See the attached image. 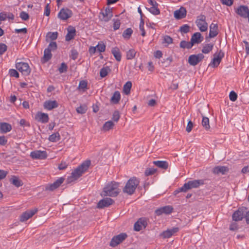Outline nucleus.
Segmentation results:
<instances>
[{
    "mask_svg": "<svg viewBox=\"0 0 249 249\" xmlns=\"http://www.w3.org/2000/svg\"><path fill=\"white\" fill-rule=\"evenodd\" d=\"M91 164L90 160H86L75 168L67 178V183H71L77 180L89 168Z\"/></svg>",
    "mask_w": 249,
    "mask_h": 249,
    "instance_id": "f257e3e1",
    "label": "nucleus"
},
{
    "mask_svg": "<svg viewBox=\"0 0 249 249\" xmlns=\"http://www.w3.org/2000/svg\"><path fill=\"white\" fill-rule=\"evenodd\" d=\"M119 185V183L115 181H111L104 188L102 195L105 196H109L110 197L117 196L120 192Z\"/></svg>",
    "mask_w": 249,
    "mask_h": 249,
    "instance_id": "f03ea898",
    "label": "nucleus"
},
{
    "mask_svg": "<svg viewBox=\"0 0 249 249\" xmlns=\"http://www.w3.org/2000/svg\"><path fill=\"white\" fill-rule=\"evenodd\" d=\"M140 183L139 180L136 177L130 178L126 182L124 187L123 188V192L129 195L134 194L137 187Z\"/></svg>",
    "mask_w": 249,
    "mask_h": 249,
    "instance_id": "7ed1b4c3",
    "label": "nucleus"
},
{
    "mask_svg": "<svg viewBox=\"0 0 249 249\" xmlns=\"http://www.w3.org/2000/svg\"><path fill=\"white\" fill-rule=\"evenodd\" d=\"M204 184V180L203 179H198L189 181L184 184L181 187V190L184 191H187L188 190L192 188H196L199 187L201 185Z\"/></svg>",
    "mask_w": 249,
    "mask_h": 249,
    "instance_id": "20e7f679",
    "label": "nucleus"
},
{
    "mask_svg": "<svg viewBox=\"0 0 249 249\" xmlns=\"http://www.w3.org/2000/svg\"><path fill=\"white\" fill-rule=\"evenodd\" d=\"M16 68L18 71L21 72L23 75L25 76L29 75L31 71V69L29 64L26 62H16Z\"/></svg>",
    "mask_w": 249,
    "mask_h": 249,
    "instance_id": "39448f33",
    "label": "nucleus"
},
{
    "mask_svg": "<svg viewBox=\"0 0 249 249\" xmlns=\"http://www.w3.org/2000/svg\"><path fill=\"white\" fill-rule=\"evenodd\" d=\"M196 25L201 32H205L208 30V24L206 21V17L204 15H200L197 17Z\"/></svg>",
    "mask_w": 249,
    "mask_h": 249,
    "instance_id": "423d86ee",
    "label": "nucleus"
},
{
    "mask_svg": "<svg viewBox=\"0 0 249 249\" xmlns=\"http://www.w3.org/2000/svg\"><path fill=\"white\" fill-rule=\"evenodd\" d=\"M127 237V235L125 233H121L117 235L114 236L111 239L109 245L111 247H115L123 242Z\"/></svg>",
    "mask_w": 249,
    "mask_h": 249,
    "instance_id": "0eeeda50",
    "label": "nucleus"
},
{
    "mask_svg": "<svg viewBox=\"0 0 249 249\" xmlns=\"http://www.w3.org/2000/svg\"><path fill=\"white\" fill-rule=\"evenodd\" d=\"M204 57V56L202 53L191 55L188 58V63L191 66H196L202 60Z\"/></svg>",
    "mask_w": 249,
    "mask_h": 249,
    "instance_id": "6e6552de",
    "label": "nucleus"
},
{
    "mask_svg": "<svg viewBox=\"0 0 249 249\" xmlns=\"http://www.w3.org/2000/svg\"><path fill=\"white\" fill-rule=\"evenodd\" d=\"M72 12L68 8H62L59 12L57 17L62 20H66L72 16Z\"/></svg>",
    "mask_w": 249,
    "mask_h": 249,
    "instance_id": "1a4fd4ad",
    "label": "nucleus"
},
{
    "mask_svg": "<svg viewBox=\"0 0 249 249\" xmlns=\"http://www.w3.org/2000/svg\"><path fill=\"white\" fill-rule=\"evenodd\" d=\"M112 16V9L107 7L104 11L100 12L99 17L101 20L107 22L111 18Z\"/></svg>",
    "mask_w": 249,
    "mask_h": 249,
    "instance_id": "9d476101",
    "label": "nucleus"
},
{
    "mask_svg": "<svg viewBox=\"0 0 249 249\" xmlns=\"http://www.w3.org/2000/svg\"><path fill=\"white\" fill-rule=\"evenodd\" d=\"M236 13L240 17L247 18L249 16V9L247 6L240 5L235 9Z\"/></svg>",
    "mask_w": 249,
    "mask_h": 249,
    "instance_id": "9b49d317",
    "label": "nucleus"
},
{
    "mask_svg": "<svg viewBox=\"0 0 249 249\" xmlns=\"http://www.w3.org/2000/svg\"><path fill=\"white\" fill-rule=\"evenodd\" d=\"M46 151L35 150L31 152L30 156L33 159L45 160L47 157Z\"/></svg>",
    "mask_w": 249,
    "mask_h": 249,
    "instance_id": "f8f14e48",
    "label": "nucleus"
},
{
    "mask_svg": "<svg viewBox=\"0 0 249 249\" xmlns=\"http://www.w3.org/2000/svg\"><path fill=\"white\" fill-rule=\"evenodd\" d=\"M65 179L63 177L58 178L53 183L47 185L45 187L47 191H53L58 188L64 182Z\"/></svg>",
    "mask_w": 249,
    "mask_h": 249,
    "instance_id": "ddd939ff",
    "label": "nucleus"
},
{
    "mask_svg": "<svg viewBox=\"0 0 249 249\" xmlns=\"http://www.w3.org/2000/svg\"><path fill=\"white\" fill-rule=\"evenodd\" d=\"M147 225V219L145 217L140 218L134 224V229L135 231H140L142 228H145Z\"/></svg>",
    "mask_w": 249,
    "mask_h": 249,
    "instance_id": "4468645a",
    "label": "nucleus"
},
{
    "mask_svg": "<svg viewBox=\"0 0 249 249\" xmlns=\"http://www.w3.org/2000/svg\"><path fill=\"white\" fill-rule=\"evenodd\" d=\"M37 212V209L27 210L24 212L20 216V221L25 222L32 217Z\"/></svg>",
    "mask_w": 249,
    "mask_h": 249,
    "instance_id": "2eb2a0df",
    "label": "nucleus"
},
{
    "mask_svg": "<svg viewBox=\"0 0 249 249\" xmlns=\"http://www.w3.org/2000/svg\"><path fill=\"white\" fill-rule=\"evenodd\" d=\"M224 56V53L220 50L218 54L215 53L213 55V58L212 61V65L213 67H217L220 63L222 59Z\"/></svg>",
    "mask_w": 249,
    "mask_h": 249,
    "instance_id": "dca6fc26",
    "label": "nucleus"
},
{
    "mask_svg": "<svg viewBox=\"0 0 249 249\" xmlns=\"http://www.w3.org/2000/svg\"><path fill=\"white\" fill-rule=\"evenodd\" d=\"M173 208L172 206L168 205L160 207L155 211V213L157 215H160L163 213L169 214L172 213Z\"/></svg>",
    "mask_w": 249,
    "mask_h": 249,
    "instance_id": "f3484780",
    "label": "nucleus"
},
{
    "mask_svg": "<svg viewBox=\"0 0 249 249\" xmlns=\"http://www.w3.org/2000/svg\"><path fill=\"white\" fill-rule=\"evenodd\" d=\"M114 202V200L109 197H106L100 200L97 204V207L102 209L109 207Z\"/></svg>",
    "mask_w": 249,
    "mask_h": 249,
    "instance_id": "a211bd4d",
    "label": "nucleus"
},
{
    "mask_svg": "<svg viewBox=\"0 0 249 249\" xmlns=\"http://www.w3.org/2000/svg\"><path fill=\"white\" fill-rule=\"evenodd\" d=\"M35 120L38 122L45 124L48 122L49 118L48 114L42 112H38L35 116Z\"/></svg>",
    "mask_w": 249,
    "mask_h": 249,
    "instance_id": "6ab92c4d",
    "label": "nucleus"
},
{
    "mask_svg": "<svg viewBox=\"0 0 249 249\" xmlns=\"http://www.w3.org/2000/svg\"><path fill=\"white\" fill-rule=\"evenodd\" d=\"M58 107V103L55 100H47L43 104V107L48 110H51Z\"/></svg>",
    "mask_w": 249,
    "mask_h": 249,
    "instance_id": "aec40b11",
    "label": "nucleus"
},
{
    "mask_svg": "<svg viewBox=\"0 0 249 249\" xmlns=\"http://www.w3.org/2000/svg\"><path fill=\"white\" fill-rule=\"evenodd\" d=\"M68 33L65 36V40L70 41L73 39L76 36V29L74 27L70 26L67 28Z\"/></svg>",
    "mask_w": 249,
    "mask_h": 249,
    "instance_id": "412c9836",
    "label": "nucleus"
},
{
    "mask_svg": "<svg viewBox=\"0 0 249 249\" xmlns=\"http://www.w3.org/2000/svg\"><path fill=\"white\" fill-rule=\"evenodd\" d=\"M203 40V37L199 32H196L194 33L191 38V42L194 46L195 44L200 43Z\"/></svg>",
    "mask_w": 249,
    "mask_h": 249,
    "instance_id": "4be33fe9",
    "label": "nucleus"
},
{
    "mask_svg": "<svg viewBox=\"0 0 249 249\" xmlns=\"http://www.w3.org/2000/svg\"><path fill=\"white\" fill-rule=\"evenodd\" d=\"M186 14L187 11L185 8L182 6L174 12V17L177 19H180L185 18Z\"/></svg>",
    "mask_w": 249,
    "mask_h": 249,
    "instance_id": "5701e85b",
    "label": "nucleus"
},
{
    "mask_svg": "<svg viewBox=\"0 0 249 249\" xmlns=\"http://www.w3.org/2000/svg\"><path fill=\"white\" fill-rule=\"evenodd\" d=\"M229 170V168L227 166H217L213 169L212 172L214 174H221L224 175L228 172Z\"/></svg>",
    "mask_w": 249,
    "mask_h": 249,
    "instance_id": "b1692460",
    "label": "nucleus"
},
{
    "mask_svg": "<svg viewBox=\"0 0 249 249\" xmlns=\"http://www.w3.org/2000/svg\"><path fill=\"white\" fill-rule=\"evenodd\" d=\"M218 34V25L217 23H212L210 26V32L209 36L210 38H213Z\"/></svg>",
    "mask_w": 249,
    "mask_h": 249,
    "instance_id": "393cba45",
    "label": "nucleus"
},
{
    "mask_svg": "<svg viewBox=\"0 0 249 249\" xmlns=\"http://www.w3.org/2000/svg\"><path fill=\"white\" fill-rule=\"evenodd\" d=\"M245 216L243 210L238 209L233 213L232 215V220L234 221H241Z\"/></svg>",
    "mask_w": 249,
    "mask_h": 249,
    "instance_id": "a878e982",
    "label": "nucleus"
},
{
    "mask_svg": "<svg viewBox=\"0 0 249 249\" xmlns=\"http://www.w3.org/2000/svg\"><path fill=\"white\" fill-rule=\"evenodd\" d=\"M12 130V126L7 123H0V130L1 133H6Z\"/></svg>",
    "mask_w": 249,
    "mask_h": 249,
    "instance_id": "bb28decb",
    "label": "nucleus"
},
{
    "mask_svg": "<svg viewBox=\"0 0 249 249\" xmlns=\"http://www.w3.org/2000/svg\"><path fill=\"white\" fill-rule=\"evenodd\" d=\"M111 53L117 61L120 62L121 60L122 54L120 49L118 47L112 48Z\"/></svg>",
    "mask_w": 249,
    "mask_h": 249,
    "instance_id": "cd10ccee",
    "label": "nucleus"
},
{
    "mask_svg": "<svg viewBox=\"0 0 249 249\" xmlns=\"http://www.w3.org/2000/svg\"><path fill=\"white\" fill-rule=\"evenodd\" d=\"M52 57L51 52L46 48L44 50L43 56L41 58L42 63H46L50 60Z\"/></svg>",
    "mask_w": 249,
    "mask_h": 249,
    "instance_id": "c85d7f7f",
    "label": "nucleus"
},
{
    "mask_svg": "<svg viewBox=\"0 0 249 249\" xmlns=\"http://www.w3.org/2000/svg\"><path fill=\"white\" fill-rule=\"evenodd\" d=\"M153 164L162 169H167L168 167V163L166 161L157 160L154 161Z\"/></svg>",
    "mask_w": 249,
    "mask_h": 249,
    "instance_id": "c756f323",
    "label": "nucleus"
},
{
    "mask_svg": "<svg viewBox=\"0 0 249 249\" xmlns=\"http://www.w3.org/2000/svg\"><path fill=\"white\" fill-rule=\"evenodd\" d=\"M120 99V93L119 91H115L110 99V102L113 104H117L119 102Z\"/></svg>",
    "mask_w": 249,
    "mask_h": 249,
    "instance_id": "7c9ffc66",
    "label": "nucleus"
},
{
    "mask_svg": "<svg viewBox=\"0 0 249 249\" xmlns=\"http://www.w3.org/2000/svg\"><path fill=\"white\" fill-rule=\"evenodd\" d=\"M10 182L17 187H19L23 185L22 181L16 176H13L10 179Z\"/></svg>",
    "mask_w": 249,
    "mask_h": 249,
    "instance_id": "2f4dec72",
    "label": "nucleus"
},
{
    "mask_svg": "<svg viewBox=\"0 0 249 249\" xmlns=\"http://www.w3.org/2000/svg\"><path fill=\"white\" fill-rule=\"evenodd\" d=\"M48 140L51 142H56L60 140V135L58 132L53 133L50 135Z\"/></svg>",
    "mask_w": 249,
    "mask_h": 249,
    "instance_id": "473e14b6",
    "label": "nucleus"
},
{
    "mask_svg": "<svg viewBox=\"0 0 249 249\" xmlns=\"http://www.w3.org/2000/svg\"><path fill=\"white\" fill-rule=\"evenodd\" d=\"M137 53V51L134 49H130L126 53V57L128 60L134 59Z\"/></svg>",
    "mask_w": 249,
    "mask_h": 249,
    "instance_id": "72a5a7b5",
    "label": "nucleus"
},
{
    "mask_svg": "<svg viewBox=\"0 0 249 249\" xmlns=\"http://www.w3.org/2000/svg\"><path fill=\"white\" fill-rule=\"evenodd\" d=\"M213 43H208L206 44L203 47L202 49V52L203 53L207 54L209 53L213 49Z\"/></svg>",
    "mask_w": 249,
    "mask_h": 249,
    "instance_id": "f704fd0d",
    "label": "nucleus"
},
{
    "mask_svg": "<svg viewBox=\"0 0 249 249\" xmlns=\"http://www.w3.org/2000/svg\"><path fill=\"white\" fill-rule=\"evenodd\" d=\"M179 46L180 48L182 49H190L192 48L193 46V44L191 43V41L188 42L185 40H182L180 41L179 44Z\"/></svg>",
    "mask_w": 249,
    "mask_h": 249,
    "instance_id": "c9c22d12",
    "label": "nucleus"
},
{
    "mask_svg": "<svg viewBox=\"0 0 249 249\" xmlns=\"http://www.w3.org/2000/svg\"><path fill=\"white\" fill-rule=\"evenodd\" d=\"M114 124L111 121L106 122L103 126V130L107 131L111 129L114 126Z\"/></svg>",
    "mask_w": 249,
    "mask_h": 249,
    "instance_id": "e433bc0d",
    "label": "nucleus"
},
{
    "mask_svg": "<svg viewBox=\"0 0 249 249\" xmlns=\"http://www.w3.org/2000/svg\"><path fill=\"white\" fill-rule=\"evenodd\" d=\"M133 32V31L131 28H127L124 31L122 35L124 39H128L130 38Z\"/></svg>",
    "mask_w": 249,
    "mask_h": 249,
    "instance_id": "4c0bfd02",
    "label": "nucleus"
},
{
    "mask_svg": "<svg viewBox=\"0 0 249 249\" xmlns=\"http://www.w3.org/2000/svg\"><path fill=\"white\" fill-rule=\"evenodd\" d=\"M58 34L57 32L48 33L46 35V41H48V39L52 41L56 39L58 37Z\"/></svg>",
    "mask_w": 249,
    "mask_h": 249,
    "instance_id": "58836bf2",
    "label": "nucleus"
},
{
    "mask_svg": "<svg viewBox=\"0 0 249 249\" xmlns=\"http://www.w3.org/2000/svg\"><path fill=\"white\" fill-rule=\"evenodd\" d=\"M201 124L203 127H204L206 130H209L210 128L209 119L208 117H203Z\"/></svg>",
    "mask_w": 249,
    "mask_h": 249,
    "instance_id": "ea45409f",
    "label": "nucleus"
},
{
    "mask_svg": "<svg viewBox=\"0 0 249 249\" xmlns=\"http://www.w3.org/2000/svg\"><path fill=\"white\" fill-rule=\"evenodd\" d=\"M131 87L132 83L130 81L127 82L124 85L123 87V90L125 94L127 95L129 94Z\"/></svg>",
    "mask_w": 249,
    "mask_h": 249,
    "instance_id": "a19ab883",
    "label": "nucleus"
},
{
    "mask_svg": "<svg viewBox=\"0 0 249 249\" xmlns=\"http://www.w3.org/2000/svg\"><path fill=\"white\" fill-rule=\"evenodd\" d=\"M147 9L152 14L154 15H158L160 14V10L158 8V6H152Z\"/></svg>",
    "mask_w": 249,
    "mask_h": 249,
    "instance_id": "79ce46f5",
    "label": "nucleus"
},
{
    "mask_svg": "<svg viewBox=\"0 0 249 249\" xmlns=\"http://www.w3.org/2000/svg\"><path fill=\"white\" fill-rule=\"evenodd\" d=\"M96 47L97 51L100 53L104 52L106 50V45L102 42H99Z\"/></svg>",
    "mask_w": 249,
    "mask_h": 249,
    "instance_id": "37998d69",
    "label": "nucleus"
},
{
    "mask_svg": "<svg viewBox=\"0 0 249 249\" xmlns=\"http://www.w3.org/2000/svg\"><path fill=\"white\" fill-rule=\"evenodd\" d=\"M57 48V44L55 42L51 41L49 44L47 49H49L50 51H54L56 50Z\"/></svg>",
    "mask_w": 249,
    "mask_h": 249,
    "instance_id": "c03bdc74",
    "label": "nucleus"
},
{
    "mask_svg": "<svg viewBox=\"0 0 249 249\" xmlns=\"http://www.w3.org/2000/svg\"><path fill=\"white\" fill-rule=\"evenodd\" d=\"M120 118V114L119 111L115 110L112 114V120L115 122H118Z\"/></svg>",
    "mask_w": 249,
    "mask_h": 249,
    "instance_id": "a18cd8bd",
    "label": "nucleus"
},
{
    "mask_svg": "<svg viewBox=\"0 0 249 249\" xmlns=\"http://www.w3.org/2000/svg\"><path fill=\"white\" fill-rule=\"evenodd\" d=\"M179 31L181 33H187L190 31V26L188 24H184L180 27Z\"/></svg>",
    "mask_w": 249,
    "mask_h": 249,
    "instance_id": "49530a36",
    "label": "nucleus"
},
{
    "mask_svg": "<svg viewBox=\"0 0 249 249\" xmlns=\"http://www.w3.org/2000/svg\"><path fill=\"white\" fill-rule=\"evenodd\" d=\"M87 110V107L85 105H81L76 108V111L77 113L81 114L85 113Z\"/></svg>",
    "mask_w": 249,
    "mask_h": 249,
    "instance_id": "de8ad7c7",
    "label": "nucleus"
},
{
    "mask_svg": "<svg viewBox=\"0 0 249 249\" xmlns=\"http://www.w3.org/2000/svg\"><path fill=\"white\" fill-rule=\"evenodd\" d=\"M109 69L108 67H103L100 70V75L102 78L106 77L108 74Z\"/></svg>",
    "mask_w": 249,
    "mask_h": 249,
    "instance_id": "09e8293b",
    "label": "nucleus"
},
{
    "mask_svg": "<svg viewBox=\"0 0 249 249\" xmlns=\"http://www.w3.org/2000/svg\"><path fill=\"white\" fill-rule=\"evenodd\" d=\"M139 29L141 31V35L143 36H145V32L144 29V21L142 18L141 19L140 23L139 24Z\"/></svg>",
    "mask_w": 249,
    "mask_h": 249,
    "instance_id": "8fccbe9b",
    "label": "nucleus"
},
{
    "mask_svg": "<svg viewBox=\"0 0 249 249\" xmlns=\"http://www.w3.org/2000/svg\"><path fill=\"white\" fill-rule=\"evenodd\" d=\"M157 172L156 169L153 168H149L147 169L144 172V174L146 176H149L150 175H154Z\"/></svg>",
    "mask_w": 249,
    "mask_h": 249,
    "instance_id": "3c124183",
    "label": "nucleus"
},
{
    "mask_svg": "<svg viewBox=\"0 0 249 249\" xmlns=\"http://www.w3.org/2000/svg\"><path fill=\"white\" fill-rule=\"evenodd\" d=\"M172 236L171 232L170 231L169 229L163 231L161 233V236L163 238H169Z\"/></svg>",
    "mask_w": 249,
    "mask_h": 249,
    "instance_id": "603ef678",
    "label": "nucleus"
},
{
    "mask_svg": "<svg viewBox=\"0 0 249 249\" xmlns=\"http://www.w3.org/2000/svg\"><path fill=\"white\" fill-rule=\"evenodd\" d=\"M68 67L67 65L63 62L61 63L60 67L58 68V71L60 73H62L63 72H66L67 71Z\"/></svg>",
    "mask_w": 249,
    "mask_h": 249,
    "instance_id": "864d4df0",
    "label": "nucleus"
},
{
    "mask_svg": "<svg viewBox=\"0 0 249 249\" xmlns=\"http://www.w3.org/2000/svg\"><path fill=\"white\" fill-rule=\"evenodd\" d=\"M9 74L11 77H14L16 78H18L19 75L17 71L13 69L9 70Z\"/></svg>",
    "mask_w": 249,
    "mask_h": 249,
    "instance_id": "5fc2aeb1",
    "label": "nucleus"
},
{
    "mask_svg": "<svg viewBox=\"0 0 249 249\" xmlns=\"http://www.w3.org/2000/svg\"><path fill=\"white\" fill-rule=\"evenodd\" d=\"M229 98L231 101L234 102L237 99V94L234 91H231L230 93Z\"/></svg>",
    "mask_w": 249,
    "mask_h": 249,
    "instance_id": "6e6d98bb",
    "label": "nucleus"
},
{
    "mask_svg": "<svg viewBox=\"0 0 249 249\" xmlns=\"http://www.w3.org/2000/svg\"><path fill=\"white\" fill-rule=\"evenodd\" d=\"M165 43L167 44H171L173 43V39L169 36L166 35L164 36L163 43Z\"/></svg>",
    "mask_w": 249,
    "mask_h": 249,
    "instance_id": "4d7b16f0",
    "label": "nucleus"
},
{
    "mask_svg": "<svg viewBox=\"0 0 249 249\" xmlns=\"http://www.w3.org/2000/svg\"><path fill=\"white\" fill-rule=\"evenodd\" d=\"M113 22H113V27L114 30L115 31V30L119 29L120 27V24H121L120 20L114 19Z\"/></svg>",
    "mask_w": 249,
    "mask_h": 249,
    "instance_id": "13d9d810",
    "label": "nucleus"
},
{
    "mask_svg": "<svg viewBox=\"0 0 249 249\" xmlns=\"http://www.w3.org/2000/svg\"><path fill=\"white\" fill-rule=\"evenodd\" d=\"M19 17L23 20H27L29 18V16L28 14L24 11H22L20 13Z\"/></svg>",
    "mask_w": 249,
    "mask_h": 249,
    "instance_id": "bf43d9fd",
    "label": "nucleus"
},
{
    "mask_svg": "<svg viewBox=\"0 0 249 249\" xmlns=\"http://www.w3.org/2000/svg\"><path fill=\"white\" fill-rule=\"evenodd\" d=\"M7 47L4 43H0V55L3 54L7 50Z\"/></svg>",
    "mask_w": 249,
    "mask_h": 249,
    "instance_id": "052dcab7",
    "label": "nucleus"
},
{
    "mask_svg": "<svg viewBox=\"0 0 249 249\" xmlns=\"http://www.w3.org/2000/svg\"><path fill=\"white\" fill-rule=\"evenodd\" d=\"M229 229L231 231H237L238 229V225L235 222H233L231 224Z\"/></svg>",
    "mask_w": 249,
    "mask_h": 249,
    "instance_id": "680f3d73",
    "label": "nucleus"
},
{
    "mask_svg": "<svg viewBox=\"0 0 249 249\" xmlns=\"http://www.w3.org/2000/svg\"><path fill=\"white\" fill-rule=\"evenodd\" d=\"M78 53L76 50L73 49L71 50V54L70 57L75 60L77 58Z\"/></svg>",
    "mask_w": 249,
    "mask_h": 249,
    "instance_id": "e2e57ef3",
    "label": "nucleus"
},
{
    "mask_svg": "<svg viewBox=\"0 0 249 249\" xmlns=\"http://www.w3.org/2000/svg\"><path fill=\"white\" fill-rule=\"evenodd\" d=\"M87 87V82L86 81L82 80L79 82L78 88L79 89H85Z\"/></svg>",
    "mask_w": 249,
    "mask_h": 249,
    "instance_id": "0e129e2a",
    "label": "nucleus"
},
{
    "mask_svg": "<svg viewBox=\"0 0 249 249\" xmlns=\"http://www.w3.org/2000/svg\"><path fill=\"white\" fill-rule=\"evenodd\" d=\"M68 164L65 161H62L58 165V168L60 170H64L67 168Z\"/></svg>",
    "mask_w": 249,
    "mask_h": 249,
    "instance_id": "69168bd1",
    "label": "nucleus"
},
{
    "mask_svg": "<svg viewBox=\"0 0 249 249\" xmlns=\"http://www.w3.org/2000/svg\"><path fill=\"white\" fill-rule=\"evenodd\" d=\"M221 2L225 5L230 6L233 4V0H220Z\"/></svg>",
    "mask_w": 249,
    "mask_h": 249,
    "instance_id": "338daca9",
    "label": "nucleus"
},
{
    "mask_svg": "<svg viewBox=\"0 0 249 249\" xmlns=\"http://www.w3.org/2000/svg\"><path fill=\"white\" fill-rule=\"evenodd\" d=\"M19 124L22 126H30L29 122L26 121L25 119H22L20 120Z\"/></svg>",
    "mask_w": 249,
    "mask_h": 249,
    "instance_id": "774afa93",
    "label": "nucleus"
}]
</instances>
